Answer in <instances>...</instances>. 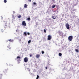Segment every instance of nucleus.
I'll list each match as a JSON object with an SVG mask.
<instances>
[{
  "instance_id": "nucleus-1",
  "label": "nucleus",
  "mask_w": 79,
  "mask_h": 79,
  "mask_svg": "<svg viewBox=\"0 0 79 79\" xmlns=\"http://www.w3.org/2000/svg\"><path fill=\"white\" fill-rule=\"evenodd\" d=\"M22 25L23 26H24V27H25L26 26V22L25 21H23L22 22Z\"/></svg>"
},
{
  "instance_id": "nucleus-2",
  "label": "nucleus",
  "mask_w": 79,
  "mask_h": 79,
  "mask_svg": "<svg viewBox=\"0 0 79 79\" xmlns=\"http://www.w3.org/2000/svg\"><path fill=\"white\" fill-rule=\"evenodd\" d=\"M73 36H70L68 37V39L69 41H72L73 40Z\"/></svg>"
},
{
  "instance_id": "nucleus-3",
  "label": "nucleus",
  "mask_w": 79,
  "mask_h": 79,
  "mask_svg": "<svg viewBox=\"0 0 79 79\" xmlns=\"http://www.w3.org/2000/svg\"><path fill=\"white\" fill-rule=\"evenodd\" d=\"M65 26H66V27L67 29H69V25L68 23H67L65 25Z\"/></svg>"
},
{
  "instance_id": "nucleus-4",
  "label": "nucleus",
  "mask_w": 79,
  "mask_h": 79,
  "mask_svg": "<svg viewBox=\"0 0 79 79\" xmlns=\"http://www.w3.org/2000/svg\"><path fill=\"white\" fill-rule=\"evenodd\" d=\"M28 58L27 57H25L24 59V61L25 62V63H26L28 61Z\"/></svg>"
},
{
  "instance_id": "nucleus-5",
  "label": "nucleus",
  "mask_w": 79,
  "mask_h": 79,
  "mask_svg": "<svg viewBox=\"0 0 79 79\" xmlns=\"http://www.w3.org/2000/svg\"><path fill=\"white\" fill-rule=\"evenodd\" d=\"M48 40H50L52 39V36H51V35H48Z\"/></svg>"
},
{
  "instance_id": "nucleus-6",
  "label": "nucleus",
  "mask_w": 79,
  "mask_h": 79,
  "mask_svg": "<svg viewBox=\"0 0 79 79\" xmlns=\"http://www.w3.org/2000/svg\"><path fill=\"white\" fill-rule=\"evenodd\" d=\"M4 24H5L4 25V27H5V28H6V27H7V25H6V24H7V22H6V23H4Z\"/></svg>"
},
{
  "instance_id": "nucleus-7",
  "label": "nucleus",
  "mask_w": 79,
  "mask_h": 79,
  "mask_svg": "<svg viewBox=\"0 0 79 79\" xmlns=\"http://www.w3.org/2000/svg\"><path fill=\"white\" fill-rule=\"evenodd\" d=\"M59 34L60 35L62 36L63 35V34L61 31H60L59 32Z\"/></svg>"
},
{
  "instance_id": "nucleus-8",
  "label": "nucleus",
  "mask_w": 79,
  "mask_h": 79,
  "mask_svg": "<svg viewBox=\"0 0 79 79\" xmlns=\"http://www.w3.org/2000/svg\"><path fill=\"white\" fill-rule=\"evenodd\" d=\"M6 49L7 50H10L11 49V48L10 46H7V48Z\"/></svg>"
},
{
  "instance_id": "nucleus-9",
  "label": "nucleus",
  "mask_w": 79,
  "mask_h": 79,
  "mask_svg": "<svg viewBox=\"0 0 79 79\" xmlns=\"http://www.w3.org/2000/svg\"><path fill=\"white\" fill-rule=\"evenodd\" d=\"M40 54H37L36 55V57L37 58H39V57H40Z\"/></svg>"
},
{
  "instance_id": "nucleus-10",
  "label": "nucleus",
  "mask_w": 79,
  "mask_h": 79,
  "mask_svg": "<svg viewBox=\"0 0 79 79\" xmlns=\"http://www.w3.org/2000/svg\"><path fill=\"white\" fill-rule=\"evenodd\" d=\"M52 19H56V16H53V15L52 16Z\"/></svg>"
},
{
  "instance_id": "nucleus-11",
  "label": "nucleus",
  "mask_w": 79,
  "mask_h": 79,
  "mask_svg": "<svg viewBox=\"0 0 79 79\" xmlns=\"http://www.w3.org/2000/svg\"><path fill=\"white\" fill-rule=\"evenodd\" d=\"M23 35L24 36H27V34L26 33V32H24L23 34Z\"/></svg>"
},
{
  "instance_id": "nucleus-12",
  "label": "nucleus",
  "mask_w": 79,
  "mask_h": 79,
  "mask_svg": "<svg viewBox=\"0 0 79 79\" xmlns=\"http://www.w3.org/2000/svg\"><path fill=\"white\" fill-rule=\"evenodd\" d=\"M9 42H13L14 40H12L11 39H10L8 40Z\"/></svg>"
},
{
  "instance_id": "nucleus-13",
  "label": "nucleus",
  "mask_w": 79,
  "mask_h": 79,
  "mask_svg": "<svg viewBox=\"0 0 79 79\" xmlns=\"http://www.w3.org/2000/svg\"><path fill=\"white\" fill-rule=\"evenodd\" d=\"M24 8H27V5H26V4H25L24 5Z\"/></svg>"
},
{
  "instance_id": "nucleus-14",
  "label": "nucleus",
  "mask_w": 79,
  "mask_h": 79,
  "mask_svg": "<svg viewBox=\"0 0 79 79\" xmlns=\"http://www.w3.org/2000/svg\"><path fill=\"white\" fill-rule=\"evenodd\" d=\"M75 51L76 52H79V49H75Z\"/></svg>"
},
{
  "instance_id": "nucleus-15",
  "label": "nucleus",
  "mask_w": 79,
  "mask_h": 79,
  "mask_svg": "<svg viewBox=\"0 0 79 79\" xmlns=\"http://www.w3.org/2000/svg\"><path fill=\"white\" fill-rule=\"evenodd\" d=\"M59 56H61L62 55V54H61V53H59Z\"/></svg>"
},
{
  "instance_id": "nucleus-16",
  "label": "nucleus",
  "mask_w": 79,
  "mask_h": 79,
  "mask_svg": "<svg viewBox=\"0 0 79 79\" xmlns=\"http://www.w3.org/2000/svg\"><path fill=\"white\" fill-rule=\"evenodd\" d=\"M16 58L17 59H20L21 58V57H20L19 56H18Z\"/></svg>"
},
{
  "instance_id": "nucleus-17",
  "label": "nucleus",
  "mask_w": 79,
  "mask_h": 79,
  "mask_svg": "<svg viewBox=\"0 0 79 79\" xmlns=\"http://www.w3.org/2000/svg\"><path fill=\"white\" fill-rule=\"evenodd\" d=\"M55 6H56L55 5L52 6V8H55Z\"/></svg>"
},
{
  "instance_id": "nucleus-18",
  "label": "nucleus",
  "mask_w": 79,
  "mask_h": 79,
  "mask_svg": "<svg viewBox=\"0 0 79 79\" xmlns=\"http://www.w3.org/2000/svg\"><path fill=\"white\" fill-rule=\"evenodd\" d=\"M31 40H29L28 42V44H30V43H31Z\"/></svg>"
},
{
  "instance_id": "nucleus-19",
  "label": "nucleus",
  "mask_w": 79,
  "mask_h": 79,
  "mask_svg": "<svg viewBox=\"0 0 79 79\" xmlns=\"http://www.w3.org/2000/svg\"><path fill=\"white\" fill-rule=\"evenodd\" d=\"M30 19H31V18H28L27 19V20H28V21H30Z\"/></svg>"
},
{
  "instance_id": "nucleus-20",
  "label": "nucleus",
  "mask_w": 79,
  "mask_h": 79,
  "mask_svg": "<svg viewBox=\"0 0 79 79\" xmlns=\"http://www.w3.org/2000/svg\"><path fill=\"white\" fill-rule=\"evenodd\" d=\"M39 76L38 75H37V77H36V79H39Z\"/></svg>"
},
{
  "instance_id": "nucleus-21",
  "label": "nucleus",
  "mask_w": 79,
  "mask_h": 79,
  "mask_svg": "<svg viewBox=\"0 0 79 79\" xmlns=\"http://www.w3.org/2000/svg\"><path fill=\"white\" fill-rule=\"evenodd\" d=\"M33 3V5H37V3H35V2H34Z\"/></svg>"
},
{
  "instance_id": "nucleus-22",
  "label": "nucleus",
  "mask_w": 79,
  "mask_h": 79,
  "mask_svg": "<svg viewBox=\"0 0 79 79\" xmlns=\"http://www.w3.org/2000/svg\"><path fill=\"white\" fill-rule=\"evenodd\" d=\"M7 2V1H6V0H4V3H6V2Z\"/></svg>"
},
{
  "instance_id": "nucleus-23",
  "label": "nucleus",
  "mask_w": 79,
  "mask_h": 79,
  "mask_svg": "<svg viewBox=\"0 0 79 79\" xmlns=\"http://www.w3.org/2000/svg\"><path fill=\"white\" fill-rule=\"evenodd\" d=\"M41 53H42V54H44V51H42V52H41Z\"/></svg>"
},
{
  "instance_id": "nucleus-24",
  "label": "nucleus",
  "mask_w": 79,
  "mask_h": 79,
  "mask_svg": "<svg viewBox=\"0 0 79 79\" xmlns=\"http://www.w3.org/2000/svg\"><path fill=\"white\" fill-rule=\"evenodd\" d=\"M44 32L45 33H46V30L45 29H44Z\"/></svg>"
},
{
  "instance_id": "nucleus-25",
  "label": "nucleus",
  "mask_w": 79,
  "mask_h": 79,
  "mask_svg": "<svg viewBox=\"0 0 79 79\" xmlns=\"http://www.w3.org/2000/svg\"><path fill=\"white\" fill-rule=\"evenodd\" d=\"M1 32H3V30H1Z\"/></svg>"
},
{
  "instance_id": "nucleus-26",
  "label": "nucleus",
  "mask_w": 79,
  "mask_h": 79,
  "mask_svg": "<svg viewBox=\"0 0 79 79\" xmlns=\"http://www.w3.org/2000/svg\"><path fill=\"white\" fill-rule=\"evenodd\" d=\"M27 34L29 35H30V33H29V32H27Z\"/></svg>"
},
{
  "instance_id": "nucleus-27",
  "label": "nucleus",
  "mask_w": 79,
  "mask_h": 79,
  "mask_svg": "<svg viewBox=\"0 0 79 79\" xmlns=\"http://www.w3.org/2000/svg\"><path fill=\"white\" fill-rule=\"evenodd\" d=\"M19 42H21V40H19Z\"/></svg>"
},
{
  "instance_id": "nucleus-28",
  "label": "nucleus",
  "mask_w": 79,
  "mask_h": 79,
  "mask_svg": "<svg viewBox=\"0 0 79 79\" xmlns=\"http://www.w3.org/2000/svg\"><path fill=\"white\" fill-rule=\"evenodd\" d=\"M18 18H21V15H19L18 16Z\"/></svg>"
},
{
  "instance_id": "nucleus-29",
  "label": "nucleus",
  "mask_w": 79,
  "mask_h": 79,
  "mask_svg": "<svg viewBox=\"0 0 79 79\" xmlns=\"http://www.w3.org/2000/svg\"><path fill=\"white\" fill-rule=\"evenodd\" d=\"M31 56H32V55L30 54V57H31Z\"/></svg>"
},
{
  "instance_id": "nucleus-30",
  "label": "nucleus",
  "mask_w": 79,
  "mask_h": 79,
  "mask_svg": "<svg viewBox=\"0 0 79 79\" xmlns=\"http://www.w3.org/2000/svg\"><path fill=\"white\" fill-rule=\"evenodd\" d=\"M0 76H2V74L0 73Z\"/></svg>"
},
{
  "instance_id": "nucleus-31",
  "label": "nucleus",
  "mask_w": 79,
  "mask_h": 79,
  "mask_svg": "<svg viewBox=\"0 0 79 79\" xmlns=\"http://www.w3.org/2000/svg\"><path fill=\"white\" fill-rule=\"evenodd\" d=\"M28 1L29 2H31V0H28Z\"/></svg>"
},
{
  "instance_id": "nucleus-32",
  "label": "nucleus",
  "mask_w": 79,
  "mask_h": 79,
  "mask_svg": "<svg viewBox=\"0 0 79 79\" xmlns=\"http://www.w3.org/2000/svg\"><path fill=\"white\" fill-rule=\"evenodd\" d=\"M1 18H2V19L1 20V21H3V18L2 17H1Z\"/></svg>"
},
{
  "instance_id": "nucleus-33",
  "label": "nucleus",
  "mask_w": 79,
  "mask_h": 79,
  "mask_svg": "<svg viewBox=\"0 0 79 79\" xmlns=\"http://www.w3.org/2000/svg\"><path fill=\"white\" fill-rule=\"evenodd\" d=\"M45 68H46V69H47V67H46Z\"/></svg>"
},
{
  "instance_id": "nucleus-34",
  "label": "nucleus",
  "mask_w": 79,
  "mask_h": 79,
  "mask_svg": "<svg viewBox=\"0 0 79 79\" xmlns=\"http://www.w3.org/2000/svg\"><path fill=\"white\" fill-rule=\"evenodd\" d=\"M34 63H36V61H34Z\"/></svg>"
},
{
  "instance_id": "nucleus-35",
  "label": "nucleus",
  "mask_w": 79,
  "mask_h": 79,
  "mask_svg": "<svg viewBox=\"0 0 79 79\" xmlns=\"http://www.w3.org/2000/svg\"><path fill=\"white\" fill-rule=\"evenodd\" d=\"M13 13H15V11H13Z\"/></svg>"
},
{
  "instance_id": "nucleus-36",
  "label": "nucleus",
  "mask_w": 79,
  "mask_h": 79,
  "mask_svg": "<svg viewBox=\"0 0 79 79\" xmlns=\"http://www.w3.org/2000/svg\"><path fill=\"white\" fill-rule=\"evenodd\" d=\"M16 32H18V30H16Z\"/></svg>"
},
{
  "instance_id": "nucleus-37",
  "label": "nucleus",
  "mask_w": 79,
  "mask_h": 79,
  "mask_svg": "<svg viewBox=\"0 0 79 79\" xmlns=\"http://www.w3.org/2000/svg\"><path fill=\"white\" fill-rule=\"evenodd\" d=\"M3 21V22H5V21Z\"/></svg>"
}]
</instances>
